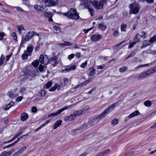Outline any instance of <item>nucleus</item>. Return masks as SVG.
<instances>
[{
  "mask_svg": "<svg viewBox=\"0 0 156 156\" xmlns=\"http://www.w3.org/2000/svg\"><path fill=\"white\" fill-rule=\"evenodd\" d=\"M118 102H116L108 107L100 115H98L97 117V119H102L105 118L106 115L112 111L115 107L118 105Z\"/></svg>",
  "mask_w": 156,
  "mask_h": 156,
  "instance_id": "obj_1",
  "label": "nucleus"
},
{
  "mask_svg": "<svg viewBox=\"0 0 156 156\" xmlns=\"http://www.w3.org/2000/svg\"><path fill=\"white\" fill-rule=\"evenodd\" d=\"M64 15L68 18L72 19H77L79 18L78 13L76 10L74 9L71 8L69 11L67 13H64Z\"/></svg>",
  "mask_w": 156,
  "mask_h": 156,
  "instance_id": "obj_2",
  "label": "nucleus"
},
{
  "mask_svg": "<svg viewBox=\"0 0 156 156\" xmlns=\"http://www.w3.org/2000/svg\"><path fill=\"white\" fill-rule=\"evenodd\" d=\"M81 5H83L85 8H87L90 12L91 16H93L94 15V11L90 5L92 2L87 0H81Z\"/></svg>",
  "mask_w": 156,
  "mask_h": 156,
  "instance_id": "obj_3",
  "label": "nucleus"
},
{
  "mask_svg": "<svg viewBox=\"0 0 156 156\" xmlns=\"http://www.w3.org/2000/svg\"><path fill=\"white\" fill-rule=\"evenodd\" d=\"M35 32L33 31H30L26 34L24 38L23 37L21 39V42L20 45H22L26 43V41H28L32 38L35 35Z\"/></svg>",
  "mask_w": 156,
  "mask_h": 156,
  "instance_id": "obj_4",
  "label": "nucleus"
},
{
  "mask_svg": "<svg viewBox=\"0 0 156 156\" xmlns=\"http://www.w3.org/2000/svg\"><path fill=\"white\" fill-rule=\"evenodd\" d=\"M129 8H130V12L129 14H131L133 13L136 14L138 13L140 9V7L138 5L136 6L133 4H130L129 5Z\"/></svg>",
  "mask_w": 156,
  "mask_h": 156,
  "instance_id": "obj_5",
  "label": "nucleus"
},
{
  "mask_svg": "<svg viewBox=\"0 0 156 156\" xmlns=\"http://www.w3.org/2000/svg\"><path fill=\"white\" fill-rule=\"evenodd\" d=\"M72 107V105H69L67 106H66L64 108H62L59 110L57 112L49 114L48 115V118H50L51 117L56 116L60 114L61 112H62L64 110L69 109L70 108Z\"/></svg>",
  "mask_w": 156,
  "mask_h": 156,
  "instance_id": "obj_6",
  "label": "nucleus"
},
{
  "mask_svg": "<svg viewBox=\"0 0 156 156\" xmlns=\"http://www.w3.org/2000/svg\"><path fill=\"white\" fill-rule=\"evenodd\" d=\"M61 61L60 60H58V57L57 56H55L51 58L48 60V63L51 64L53 66H56Z\"/></svg>",
  "mask_w": 156,
  "mask_h": 156,
  "instance_id": "obj_7",
  "label": "nucleus"
},
{
  "mask_svg": "<svg viewBox=\"0 0 156 156\" xmlns=\"http://www.w3.org/2000/svg\"><path fill=\"white\" fill-rule=\"evenodd\" d=\"M58 0H45L44 2L46 5L53 6L56 5L58 3Z\"/></svg>",
  "mask_w": 156,
  "mask_h": 156,
  "instance_id": "obj_8",
  "label": "nucleus"
},
{
  "mask_svg": "<svg viewBox=\"0 0 156 156\" xmlns=\"http://www.w3.org/2000/svg\"><path fill=\"white\" fill-rule=\"evenodd\" d=\"M101 1L100 2H97L94 1L92 2V4L95 8L98 9H101L103 6V4Z\"/></svg>",
  "mask_w": 156,
  "mask_h": 156,
  "instance_id": "obj_9",
  "label": "nucleus"
},
{
  "mask_svg": "<svg viewBox=\"0 0 156 156\" xmlns=\"http://www.w3.org/2000/svg\"><path fill=\"white\" fill-rule=\"evenodd\" d=\"M102 37L101 35L95 34L91 36L90 39L92 42H96L98 41Z\"/></svg>",
  "mask_w": 156,
  "mask_h": 156,
  "instance_id": "obj_10",
  "label": "nucleus"
},
{
  "mask_svg": "<svg viewBox=\"0 0 156 156\" xmlns=\"http://www.w3.org/2000/svg\"><path fill=\"white\" fill-rule=\"evenodd\" d=\"M75 116L73 113L67 116L65 118V121H72L75 119Z\"/></svg>",
  "mask_w": 156,
  "mask_h": 156,
  "instance_id": "obj_11",
  "label": "nucleus"
},
{
  "mask_svg": "<svg viewBox=\"0 0 156 156\" xmlns=\"http://www.w3.org/2000/svg\"><path fill=\"white\" fill-rule=\"evenodd\" d=\"M110 151V149H108L103 151L97 154L95 156H103L108 154Z\"/></svg>",
  "mask_w": 156,
  "mask_h": 156,
  "instance_id": "obj_12",
  "label": "nucleus"
},
{
  "mask_svg": "<svg viewBox=\"0 0 156 156\" xmlns=\"http://www.w3.org/2000/svg\"><path fill=\"white\" fill-rule=\"evenodd\" d=\"M140 35L139 33L137 34L133 39V42H134V44H136L140 41Z\"/></svg>",
  "mask_w": 156,
  "mask_h": 156,
  "instance_id": "obj_13",
  "label": "nucleus"
},
{
  "mask_svg": "<svg viewBox=\"0 0 156 156\" xmlns=\"http://www.w3.org/2000/svg\"><path fill=\"white\" fill-rule=\"evenodd\" d=\"M151 43L150 40L149 41L147 40H145L143 41L141 48H142L148 46L151 44Z\"/></svg>",
  "mask_w": 156,
  "mask_h": 156,
  "instance_id": "obj_14",
  "label": "nucleus"
},
{
  "mask_svg": "<svg viewBox=\"0 0 156 156\" xmlns=\"http://www.w3.org/2000/svg\"><path fill=\"white\" fill-rule=\"evenodd\" d=\"M28 118V114L25 112H23L22 113L21 116V121H24L26 120Z\"/></svg>",
  "mask_w": 156,
  "mask_h": 156,
  "instance_id": "obj_15",
  "label": "nucleus"
},
{
  "mask_svg": "<svg viewBox=\"0 0 156 156\" xmlns=\"http://www.w3.org/2000/svg\"><path fill=\"white\" fill-rule=\"evenodd\" d=\"M89 76H93L96 73V70L93 67L90 68L89 69Z\"/></svg>",
  "mask_w": 156,
  "mask_h": 156,
  "instance_id": "obj_16",
  "label": "nucleus"
},
{
  "mask_svg": "<svg viewBox=\"0 0 156 156\" xmlns=\"http://www.w3.org/2000/svg\"><path fill=\"white\" fill-rule=\"evenodd\" d=\"M62 121L61 120H57L53 126V129H56L62 123Z\"/></svg>",
  "mask_w": 156,
  "mask_h": 156,
  "instance_id": "obj_17",
  "label": "nucleus"
},
{
  "mask_svg": "<svg viewBox=\"0 0 156 156\" xmlns=\"http://www.w3.org/2000/svg\"><path fill=\"white\" fill-rule=\"evenodd\" d=\"M69 67V68H66L64 71L69 72L72 70H74L76 68V66L75 65H71Z\"/></svg>",
  "mask_w": 156,
  "mask_h": 156,
  "instance_id": "obj_18",
  "label": "nucleus"
},
{
  "mask_svg": "<svg viewBox=\"0 0 156 156\" xmlns=\"http://www.w3.org/2000/svg\"><path fill=\"white\" fill-rule=\"evenodd\" d=\"M34 9L38 11H44L45 9L42 6L39 5H36L34 6Z\"/></svg>",
  "mask_w": 156,
  "mask_h": 156,
  "instance_id": "obj_19",
  "label": "nucleus"
},
{
  "mask_svg": "<svg viewBox=\"0 0 156 156\" xmlns=\"http://www.w3.org/2000/svg\"><path fill=\"white\" fill-rule=\"evenodd\" d=\"M147 76L146 72H142L138 76V78L140 79H142Z\"/></svg>",
  "mask_w": 156,
  "mask_h": 156,
  "instance_id": "obj_20",
  "label": "nucleus"
},
{
  "mask_svg": "<svg viewBox=\"0 0 156 156\" xmlns=\"http://www.w3.org/2000/svg\"><path fill=\"white\" fill-rule=\"evenodd\" d=\"M140 114V113L138 111H136L129 115V117L130 118H132L139 115Z\"/></svg>",
  "mask_w": 156,
  "mask_h": 156,
  "instance_id": "obj_21",
  "label": "nucleus"
},
{
  "mask_svg": "<svg viewBox=\"0 0 156 156\" xmlns=\"http://www.w3.org/2000/svg\"><path fill=\"white\" fill-rule=\"evenodd\" d=\"M14 105V102L13 101H11L9 104L7 105L4 109L5 110H8L12 106H13Z\"/></svg>",
  "mask_w": 156,
  "mask_h": 156,
  "instance_id": "obj_22",
  "label": "nucleus"
},
{
  "mask_svg": "<svg viewBox=\"0 0 156 156\" xmlns=\"http://www.w3.org/2000/svg\"><path fill=\"white\" fill-rule=\"evenodd\" d=\"M33 48L34 47L33 45H31L30 46L28 47H27V52L30 53L29 54V55H30V54L32 51Z\"/></svg>",
  "mask_w": 156,
  "mask_h": 156,
  "instance_id": "obj_23",
  "label": "nucleus"
},
{
  "mask_svg": "<svg viewBox=\"0 0 156 156\" xmlns=\"http://www.w3.org/2000/svg\"><path fill=\"white\" fill-rule=\"evenodd\" d=\"M9 96L10 98H14L18 96L19 94L17 93L14 94L11 92L9 93Z\"/></svg>",
  "mask_w": 156,
  "mask_h": 156,
  "instance_id": "obj_24",
  "label": "nucleus"
},
{
  "mask_svg": "<svg viewBox=\"0 0 156 156\" xmlns=\"http://www.w3.org/2000/svg\"><path fill=\"white\" fill-rule=\"evenodd\" d=\"M44 57L43 55H40V58H39V62L41 63V64H44V65H47V63H44Z\"/></svg>",
  "mask_w": 156,
  "mask_h": 156,
  "instance_id": "obj_25",
  "label": "nucleus"
},
{
  "mask_svg": "<svg viewBox=\"0 0 156 156\" xmlns=\"http://www.w3.org/2000/svg\"><path fill=\"white\" fill-rule=\"evenodd\" d=\"M90 108L89 106H86L84 107L81 110L82 113L83 114L85 113L87 111H88L89 109Z\"/></svg>",
  "mask_w": 156,
  "mask_h": 156,
  "instance_id": "obj_26",
  "label": "nucleus"
},
{
  "mask_svg": "<svg viewBox=\"0 0 156 156\" xmlns=\"http://www.w3.org/2000/svg\"><path fill=\"white\" fill-rule=\"evenodd\" d=\"M98 27L102 30H105L107 28L106 26L104 25L103 22L100 23Z\"/></svg>",
  "mask_w": 156,
  "mask_h": 156,
  "instance_id": "obj_27",
  "label": "nucleus"
},
{
  "mask_svg": "<svg viewBox=\"0 0 156 156\" xmlns=\"http://www.w3.org/2000/svg\"><path fill=\"white\" fill-rule=\"evenodd\" d=\"M75 116H79L80 115H81L83 114L81 110H78L76 111H75L73 112Z\"/></svg>",
  "mask_w": 156,
  "mask_h": 156,
  "instance_id": "obj_28",
  "label": "nucleus"
},
{
  "mask_svg": "<svg viewBox=\"0 0 156 156\" xmlns=\"http://www.w3.org/2000/svg\"><path fill=\"white\" fill-rule=\"evenodd\" d=\"M147 76H148L153 73L155 72L154 70L153 69H150L146 72Z\"/></svg>",
  "mask_w": 156,
  "mask_h": 156,
  "instance_id": "obj_29",
  "label": "nucleus"
},
{
  "mask_svg": "<svg viewBox=\"0 0 156 156\" xmlns=\"http://www.w3.org/2000/svg\"><path fill=\"white\" fill-rule=\"evenodd\" d=\"M126 25L125 24L122 23L121 25V30L122 31H126Z\"/></svg>",
  "mask_w": 156,
  "mask_h": 156,
  "instance_id": "obj_30",
  "label": "nucleus"
},
{
  "mask_svg": "<svg viewBox=\"0 0 156 156\" xmlns=\"http://www.w3.org/2000/svg\"><path fill=\"white\" fill-rule=\"evenodd\" d=\"M4 60L5 57L3 55H2L0 58V66L3 64Z\"/></svg>",
  "mask_w": 156,
  "mask_h": 156,
  "instance_id": "obj_31",
  "label": "nucleus"
},
{
  "mask_svg": "<svg viewBox=\"0 0 156 156\" xmlns=\"http://www.w3.org/2000/svg\"><path fill=\"white\" fill-rule=\"evenodd\" d=\"M32 64L34 67H37L39 64V61L38 60H36L32 62Z\"/></svg>",
  "mask_w": 156,
  "mask_h": 156,
  "instance_id": "obj_32",
  "label": "nucleus"
},
{
  "mask_svg": "<svg viewBox=\"0 0 156 156\" xmlns=\"http://www.w3.org/2000/svg\"><path fill=\"white\" fill-rule=\"evenodd\" d=\"M10 155V154L9 151H4L1 154L0 156H8Z\"/></svg>",
  "mask_w": 156,
  "mask_h": 156,
  "instance_id": "obj_33",
  "label": "nucleus"
},
{
  "mask_svg": "<svg viewBox=\"0 0 156 156\" xmlns=\"http://www.w3.org/2000/svg\"><path fill=\"white\" fill-rule=\"evenodd\" d=\"M127 69V67L124 66L120 68L119 70V71L121 73L124 72L126 71Z\"/></svg>",
  "mask_w": 156,
  "mask_h": 156,
  "instance_id": "obj_34",
  "label": "nucleus"
},
{
  "mask_svg": "<svg viewBox=\"0 0 156 156\" xmlns=\"http://www.w3.org/2000/svg\"><path fill=\"white\" fill-rule=\"evenodd\" d=\"M44 16L48 17H52V14L51 13H49L48 12H45L44 14Z\"/></svg>",
  "mask_w": 156,
  "mask_h": 156,
  "instance_id": "obj_35",
  "label": "nucleus"
},
{
  "mask_svg": "<svg viewBox=\"0 0 156 156\" xmlns=\"http://www.w3.org/2000/svg\"><path fill=\"white\" fill-rule=\"evenodd\" d=\"M63 82L62 83L63 85L65 86L68 83V79L67 78H63Z\"/></svg>",
  "mask_w": 156,
  "mask_h": 156,
  "instance_id": "obj_36",
  "label": "nucleus"
},
{
  "mask_svg": "<svg viewBox=\"0 0 156 156\" xmlns=\"http://www.w3.org/2000/svg\"><path fill=\"white\" fill-rule=\"evenodd\" d=\"M144 105L147 107H150V106L151 105V102L149 100H147L144 103Z\"/></svg>",
  "mask_w": 156,
  "mask_h": 156,
  "instance_id": "obj_37",
  "label": "nucleus"
},
{
  "mask_svg": "<svg viewBox=\"0 0 156 156\" xmlns=\"http://www.w3.org/2000/svg\"><path fill=\"white\" fill-rule=\"evenodd\" d=\"M150 42L151 43L154 41L156 42V35H155L154 36L150 39Z\"/></svg>",
  "mask_w": 156,
  "mask_h": 156,
  "instance_id": "obj_38",
  "label": "nucleus"
},
{
  "mask_svg": "<svg viewBox=\"0 0 156 156\" xmlns=\"http://www.w3.org/2000/svg\"><path fill=\"white\" fill-rule=\"evenodd\" d=\"M52 85V82L49 81L46 84L45 86L44 87L45 88L48 89Z\"/></svg>",
  "mask_w": 156,
  "mask_h": 156,
  "instance_id": "obj_39",
  "label": "nucleus"
},
{
  "mask_svg": "<svg viewBox=\"0 0 156 156\" xmlns=\"http://www.w3.org/2000/svg\"><path fill=\"white\" fill-rule=\"evenodd\" d=\"M58 84L56 83L52 88L49 89V91H52L55 90L56 88L57 89Z\"/></svg>",
  "mask_w": 156,
  "mask_h": 156,
  "instance_id": "obj_40",
  "label": "nucleus"
},
{
  "mask_svg": "<svg viewBox=\"0 0 156 156\" xmlns=\"http://www.w3.org/2000/svg\"><path fill=\"white\" fill-rule=\"evenodd\" d=\"M65 85H63L62 82H61L60 84H58L57 89L58 90H60L61 88L63 87Z\"/></svg>",
  "mask_w": 156,
  "mask_h": 156,
  "instance_id": "obj_41",
  "label": "nucleus"
},
{
  "mask_svg": "<svg viewBox=\"0 0 156 156\" xmlns=\"http://www.w3.org/2000/svg\"><path fill=\"white\" fill-rule=\"evenodd\" d=\"M118 123V120L117 119H115L112 121L111 124L113 126H114L117 124Z\"/></svg>",
  "mask_w": 156,
  "mask_h": 156,
  "instance_id": "obj_42",
  "label": "nucleus"
},
{
  "mask_svg": "<svg viewBox=\"0 0 156 156\" xmlns=\"http://www.w3.org/2000/svg\"><path fill=\"white\" fill-rule=\"evenodd\" d=\"M17 30L20 33H21V31L22 30H24L23 27L22 26H20V27L17 26Z\"/></svg>",
  "mask_w": 156,
  "mask_h": 156,
  "instance_id": "obj_43",
  "label": "nucleus"
},
{
  "mask_svg": "<svg viewBox=\"0 0 156 156\" xmlns=\"http://www.w3.org/2000/svg\"><path fill=\"white\" fill-rule=\"evenodd\" d=\"M39 94L41 96H44L45 94V92L43 89H41L39 91Z\"/></svg>",
  "mask_w": 156,
  "mask_h": 156,
  "instance_id": "obj_44",
  "label": "nucleus"
},
{
  "mask_svg": "<svg viewBox=\"0 0 156 156\" xmlns=\"http://www.w3.org/2000/svg\"><path fill=\"white\" fill-rule=\"evenodd\" d=\"M140 34H141V37H143V38H145L146 37V36L147 35V33L144 31H143L141 32Z\"/></svg>",
  "mask_w": 156,
  "mask_h": 156,
  "instance_id": "obj_45",
  "label": "nucleus"
},
{
  "mask_svg": "<svg viewBox=\"0 0 156 156\" xmlns=\"http://www.w3.org/2000/svg\"><path fill=\"white\" fill-rule=\"evenodd\" d=\"M45 67V66H44L40 65L38 68L39 69V71L41 72H42L43 71Z\"/></svg>",
  "mask_w": 156,
  "mask_h": 156,
  "instance_id": "obj_46",
  "label": "nucleus"
},
{
  "mask_svg": "<svg viewBox=\"0 0 156 156\" xmlns=\"http://www.w3.org/2000/svg\"><path fill=\"white\" fill-rule=\"evenodd\" d=\"M64 43V46H70L72 45V44H71L70 42H68L65 41H63Z\"/></svg>",
  "mask_w": 156,
  "mask_h": 156,
  "instance_id": "obj_47",
  "label": "nucleus"
},
{
  "mask_svg": "<svg viewBox=\"0 0 156 156\" xmlns=\"http://www.w3.org/2000/svg\"><path fill=\"white\" fill-rule=\"evenodd\" d=\"M28 55L26 53H23L22 55V58L23 59H27V58Z\"/></svg>",
  "mask_w": 156,
  "mask_h": 156,
  "instance_id": "obj_48",
  "label": "nucleus"
},
{
  "mask_svg": "<svg viewBox=\"0 0 156 156\" xmlns=\"http://www.w3.org/2000/svg\"><path fill=\"white\" fill-rule=\"evenodd\" d=\"M135 55V52L134 51H132L128 56V57L125 58V59H126L130 57L134 56Z\"/></svg>",
  "mask_w": 156,
  "mask_h": 156,
  "instance_id": "obj_49",
  "label": "nucleus"
},
{
  "mask_svg": "<svg viewBox=\"0 0 156 156\" xmlns=\"http://www.w3.org/2000/svg\"><path fill=\"white\" fill-rule=\"evenodd\" d=\"M26 148V146H23L22 148L18 150L19 151L20 153V154L21 153L23 152L25 150Z\"/></svg>",
  "mask_w": 156,
  "mask_h": 156,
  "instance_id": "obj_50",
  "label": "nucleus"
},
{
  "mask_svg": "<svg viewBox=\"0 0 156 156\" xmlns=\"http://www.w3.org/2000/svg\"><path fill=\"white\" fill-rule=\"evenodd\" d=\"M5 34L3 32H0V41L3 40V37L4 36Z\"/></svg>",
  "mask_w": 156,
  "mask_h": 156,
  "instance_id": "obj_51",
  "label": "nucleus"
},
{
  "mask_svg": "<svg viewBox=\"0 0 156 156\" xmlns=\"http://www.w3.org/2000/svg\"><path fill=\"white\" fill-rule=\"evenodd\" d=\"M75 55L73 54H72L70 55H69L68 56V58L70 60H71V59L73 58L74 57Z\"/></svg>",
  "mask_w": 156,
  "mask_h": 156,
  "instance_id": "obj_52",
  "label": "nucleus"
},
{
  "mask_svg": "<svg viewBox=\"0 0 156 156\" xmlns=\"http://www.w3.org/2000/svg\"><path fill=\"white\" fill-rule=\"evenodd\" d=\"M87 64V61H86L85 62L82 63L80 65V67L82 68H84Z\"/></svg>",
  "mask_w": 156,
  "mask_h": 156,
  "instance_id": "obj_53",
  "label": "nucleus"
},
{
  "mask_svg": "<svg viewBox=\"0 0 156 156\" xmlns=\"http://www.w3.org/2000/svg\"><path fill=\"white\" fill-rule=\"evenodd\" d=\"M53 29L57 31H60L61 29L58 26H55L53 27Z\"/></svg>",
  "mask_w": 156,
  "mask_h": 156,
  "instance_id": "obj_54",
  "label": "nucleus"
},
{
  "mask_svg": "<svg viewBox=\"0 0 156 156\" xmlns=\"http://www.w3.org/2000/svg\"><path fill=\"white\" fill-rule=\"evenodd\" d=\"M37 111V108L35 106L32 107V111L33 112H35Z\"/></svg>",
  "mask_w": 156,
  "mask_h": 156,
  "instance_id": "obj_55",
  "label": "nucleus"
},
{
  "mask_svg": "<svg viewBox=\"0 0 156 156\" xmlns=\"http://www.w3.org/2000/svg\"><path fill=\"white\" fill-rule=\"evenodd\" d=\"M23 97L22 96H20L17 98L16 99V101L17 102H19L22 99Z\"/></svg>",
  "mask_w": 156,
  "mask_h": 156,
  "instance_id": "obj_56",
  "label": "nucleus"
},
{
  "mask_svg": "<svg viewBox=\"0 0 156 156\" xmlns=\"http://www.w3.org/2000/svg\"><path fill=\"white\" fill-rule=\"evenodd\" d=\"M138 58L137 57H134L133 60L132 62L133 63H135L137 62L138 61Z\"/></svg>",
  "mask_w": 156,
  "mask_h": 156,
  "instance_id": "obj_57",
  "label": "nucleus"
},
{
  "mask_svg": "<svg viewBox=\"0 0 156 156\" xmlns=\"http://www.w3.org/2000/svg\"><path fill=\"white\" fill-rule=\"evenodd\" d=\"M93 28V27H92L91 28H89V29H84L83 30V31L86 34V33H87L89 31L91 30Z\"/></svg>",
  "mask_w": 156,
  "mask_h": 156,
  "instance_id": "obj_58",
  "label": "nucleus"
},
{
  "mask_svg": "<svg viewBox=\"0 0 156 156\" xmlns=\"http://www.w3.org/2000/svg\"><path fill=\"white\" fill-rule=\"evenodd\" d=\"M12 36L13 37V38L16 40L17 39V36L16 35V34L15 32H13L12 34Z\"/></svg>",
  "mask_w": 156,
  "mask_h": 156,
  "instance_id": "obj_59",
  "label": "nucleus"
},
{
  "mask_svg": "<svg viewBox=\"0 0 156 156\" xmlns=\"http://www.w3.org/2000/svg\"><path fill=\"white\" fill-rule=\"evenodd\" d=\"M20 154L18 151L17 152L13 154L12 155V156H18V155Z\"/></svg>",
  "mask_w": 156,
  "mask_h": 156,
  "instance_id": "obj_60",
  "label": "nucleus"
},
{
  "mask_svg": "<svg viewBox=\"0 0 156 156\" xmlns=\"http://www.w3.org/2000/svg\"><path fill=\"white\" fill-rule=\"evenodd\" d=\"M26 90V89L24 87H22L20 89V93L22 94Z\"/></svg>",
  "mask_w": 156,
  "mask_h": 156,
  "instance_id": "obj_61",
  "label": "nucleus"
},
{
  "mask_svg": "<svg viewBox=\"0 0 156 156\" xmlns=\"http://www.w3.org/2000/svg\"><path fill=\"white\" fill-rule=\"evenodd\" d=\"M113 34L115 37L117 36L118 35V31L117 30L115 31L113 33Z\"/></svg>",
  "mask_w": 156,
  "mask_h": 156,
  "instance_id": "obj_62",
  "label": "nucleus"
},
{
  "mask_svg": "<svg viewBox=\"0 0 156 156\" xmlns=\"http://www.w3.org/2000/svg\"><path fill=\"white\" fill-rule=\"evenodd\" d=\"M134 42H133L132 43H130L129 46L128 48H130L133 47L134 45L135 44H134Z\"/></svg>",
  "mask_w": 156,
  "mask_h": 156,
  "instance_id": "obj_63",
  "label": "nucleus"
},
{
  "mask_svg": "<svg viewBox=\"0 0 156 156\" xmlns=\"http://www.w3.org/2000/svg\"><path fill=\"white\" fill-rule=\"evenodd\" d=\"M14 146L13 144L12 143L8 145H7V146H6V147H4L3 149H4L6 148H9V147H10L12 146Z\"/></svg>",
  "mask_w": 156,
  "mask_h": 156,
  "instance_id": "obj_64",
  "label": "nucleus"
}]
</instances>
